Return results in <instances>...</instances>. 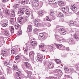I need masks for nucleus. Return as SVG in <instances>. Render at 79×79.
Masks as SVG:
<instances>
[{"label":"nucleus","instance_id":"nucleus-56","mask_svg":"<svg viewBox=\"0 0 79 79\" xmlns=\"http://www.w3.org/2000/svg\"><path fill=\"white\" fill-rule=\"evenodd\" d=\"M66 49L67 50H69V47H67L66 48Z\"/></svg>","mask_w":79,"mask_h":79},{"label":"nucleus","instance_id":"nucleus-10","mask_svg":"<svg viewBox=\"0 0 79 79\" xmlns=\"http://www.w3.org/2000/svg\"><path fill=\"white\" fill-rule=\"evenodd\" d=\"M71 8L72 10L73 11H76L77 10V6L75 4L72 5L71 6Z\"/></svg>","mask_w":79,"mask_h":79},{"label":"nucleus","instance_id":"nucleus-13","mask_svg":"<svg viewBox=\"0 0 79 79\" xmlns=\"http://www.w3.org/2000/svg\"><path fill=\"white\" fill-rule=\"evenodd\" d=\"M65 72L66 73H71V69L70 68H66L64 69Z\"/></svg>","mask_w":79,"mask_h":79},{"label":"nucleus","instance_id":"nucleus-40","mask_svg":"<svg viewBox=\"0 0 79 79\" xmlns=\"http://www.w3.org/2000/svg\"><path fill=\"white\" fill-rule=\"evenodd\" d=\"M69 25L70 26H74V23H73V22H72V23L70 22L69 23Z\"/></svg>","mask_w":79,"mask_h":79},{"label":"nucleus","instance_id":"nucleus-26","mask_svg":"<svg viewBox=\"0 0 79 79\" xmlns=\"http://www.w3.org/2000/svg\"><path fill=\"white\" fill-rule=\"evenodd\" d=\"M65 40H66V39H60L59 40V42L60 43H61V42H65Z\"/></svg>","mask_w":79,"mask_h":79},{"label":"nucleus","instance_id":"nucleus-54","mask_svg":"<svg viewBox=\"0 0 79 79\" xmlns=\"http://www.w3.org/2000/svg\"><path fill=\"white\" fill-rule=\"evenodd\" d=\"M76 67L77 69H79V65H77L76 66Z\"/></svg>","mask_w":79,"mask_h":79},{"label":"nucleus","instance_id":"nucleus-36","mask_svg":"<svg viewBox=\"0 0 79 79\" xmlns=\"http://www.w3.org/2000/svg\"><path fill=\"white\" fill-rule=\"evenodd\" d=\"M74 41H73V40H69V42L70 44H74Z\"/></svg>","mask_w":79,"mask_h":79},{"label":"nucleus","instance_id":"nucleus-47","mask_svg":"<svg viewBox=\"0 0 79 79\" xmlns=\"http://www.w3.org/2000/svg\"><path fill=\"white\" fill-rule=\"evenodd\" d=\"M27 49H25L24 51V53L25 54H26V55H27Z\"/></svg>","mask_w":79,"mask_h":79},{"label":"nucleus","instance_id":"nucleus-51","mask_svg":"<svg viewBox=\"0 0 79 79\" xmlns=\"http://www.w3.org/2000/svg\"><path fill=\"white\" fill-rule=\"evenodd\" d=\"M75 26H76V27H79V24L76 23L75 25Z\"/></svg>","mask_w":79,"mask_h":79},{"label":"nucleus","instance_id":"nucleus-6","mask_svg":"<svg viewBox=\"0 0 79 79\" xmlns=\"http://www.w3.org/2000/svg\"><path fill=\"white\" fill-rule=\"evenodd\" d=\"M62 11L64 13H68L69 12V8L67 7H65L62 8Z\"/></svg>","mask_w":79,"mask_h":79},{"label":"nucleus","instance_id":"nucleus-39","mask_svg":"<svg viewBox=\"0 0 79 79\" xmlns=\"http://www.w3.org/2000/svg\"><path fill=\"white\" fill-rule=\"evenodd\" d=\"M7 26H8V23H4L2 24V27H6Z\"/></svg>","mask_w":79,"mask_h":79},{"label":"nucleus","instance_id":"nucleus-1","mask_svg":"<svg viewBox=\"0 0 79 79\" xmlns=\"http://www.w3.org/2000/svg\"><path fill=\"white\" fill-rule=\"evenodd\" d=\"M17 21L20 24H23L27 21V18L24 17H19L17 19Z\"/></svg>","mask_w":79,"mask_h":79},{"label":"nucleus","instance_id":"nucleus-5","mask_svg":"<svg viewBox=\"0 0 79 79\" xmlns=\"http://www.w3.org/2000/svg\"><path fill=\"white\" fill-rule=\"evenodd\" d=\"M16 74H18V76L19 77L18 78L19 79H23L24 78V76L23 74H21V72L19 71L18 72L16 73Z\"/></svg>","mask_w":79,"mask_h":79},{"label":"nucleus","instance_id":"nucleus-21","mask_svg":"<svg viewBox=\"0 0 79 79\" xmlns=\"http://www.w3.org/2000/svg\"><path fill=\"white\" fill-rule=\"evenodd\" d=\"M31 65L29 63L26 62L25 64V66L27 68H29Z\"/></svg>","mask_w":79,"mask_h":79},{"label":"nucleus","instance_id":"nucleus-50","mask_svg":"<svg viewBox=\"0 0 79 79\" xmlns=\"http://www.w3.org/2000/svg\"><path fill=\"white\" fill-rule=\"evenodd\" d=\"M60 36H59V35H56L55 36V37L56 38V39H59V37Z\"/></svg>","mask_w":79,"mask_h":79},{"label":"nucleus","instance_id":"nucleus-44","mask_svg":"<svg viewBox=\"0 0 79 79\" xmlns=\"http://www.w3.org/2000/svg\"><path fill=\"white\" fill-rule=\"evenodd\" d=\"M70 73H73L74 71V70L72 68H70Z\"/></svg>","mask_w":79,"mask_h":79},{"label":"nucleus","instance_id":"nucleus-9","mask_svg":"<svg viewBox=\"0 0 79 79\" xmlns=\"http://www.w3.org/2000/svg\"><path fill=\"white\" fill-rule=\"evenodd\" d=\"M31 44H30L31 46H32V47H35L37 45V42L36 41L33 40V41H31Z\"/></svg>","mask_w":79,"mask_h":79},{"label":"nucleus","instance_id":"nucleus-33","mask_svg":"<svg viewBox=\"0 0 79 79\" xmlns=\"http://www.w3.org/2000/svg\"><path fill=\"white\" fill-rule=\"evenodd\" d=\"M5 11L6 15H10V11L9 10H6Z\"/></svg>","mask_w":79,"mask_h":79},{"label":"nucleus","instance_id":"nucleus-52","mask_svg":"<svg viewBox=\"0 0 79 79\" xmlns=\"http://www.w3.org/2000/svg\"><path fill=\"white\" fill-rule=\"evenodd\" d=\"M40 15H41V16L42 15H44V13H43L42 12H40Z\"/></svg>","mask_w":79,"mask_h":79},{"label":"nucleus","instance_id":"nucleus-23","mask_svg":"<svg viewBox=\"0 0 79 79\" xmlns=\"http://www.w3.org/2000/svg\"><path fill=\"white\" fill-rule=\"evenodd\" d=\"M22 58L23 57L20 56V55H18L15 57V60H21Z\"/></svg>","mask_w":79,"mask_h":79},{"label":"nucleus","instance_id":"nucleus-62","mask_svg":"<svg viewBox=\"0 0 79 79\" xmlns=\"http://www.w3.org/2000/svg\"><path fill=\"white\" fill-rule=\"evenodd\" d=\"M68 77V75H65V77Z\"/></svg>","mask_w":79,"mask_h":79},{"label":"nucleus","instance_id":"nucleus-43","mask_svg":"<svg viewBox=\"0 0 79 79\" xmlns=\"http://www.w3.org/2000/svg\"><path fill=\"white\" fill-rule=\"evenodd\" d=\"M21 2L23 3V4H27V2L26 1H22Z\"/></svg>","mask_w":79,"mask_h":79},{"label":"nucleus","instance_id":"nucleus-16","mask_svg":"<svg viewBox=\"0 0 79 79\" xmlns=\"http://www.w3.org/2000/svg\"><path fill=\"white\" fill-rule=\"evenodd\" d=\"M9 29H10V31L11 34H13V33H14V32L15 31V29L13 26H10L9 27Z\"/></svg>","mask_w":79,"mask_h":79},{"label":"nucleus","instance_id":"nucleus-20","mask_svg":"<svg viewBox=\"0 0 79 79\" xmlns=\"http://www.w3.org/2000/svg\"><path fill=\"white\" fill-rule=\"evenodd\" d=\"M48 67L49 69H52V68H53L54 67V64L52 63L49 64L48 65Z\"/></svg>","mask_w":79,"mask_h":79},{"label":"nucleus","instance_id":"nucleus-32","mask_svg":"<svg viewBox=\"0 0 79 79\" xmlns=\"http://www.w3.org/2000/svg\"><path fill=\"white\" fill-rule=\"evenodd\" d=\"M34 32L35 33V34H37L39 32V30L37 28H36L34 30Z\"/></svg>","mask_w":79,"mask_h":79},{"label":"nucleus","instance_id":"nucleus-12","mask_svg":"<svg viewBox=\"0 0 79 79\" xmlns=\"http://www.w3.org/2000/svg\"><path fill=\"white\" fill-rule=\"evenodd\" d=\"M28 32H31L32 31V25H29L28 27Z\"/></svg>","mask_w":79,"mask_h":79},{"label":"nucleus","instance_id":"nucleus-61","mask_svg":"<svg viewBox=\"0 0 79 79\" xmlns=\"http://www.w3.org/2000/svg\"><path fill=\"white\" fill-rule=\"evenodd\" d=\"M28 75H30L29 77H31V75H30V73H29Z\"/></svg>","mask_w":79,"mask_h":79},{"label":"nucleus","instance_id":"nucleus-53","mask_svg":"<svg viewBox=\"0 0 79 79\" xmlns=\"http://www.w3.org/2000/svg\"><path fill=\"white\" fill-rule=\"evenodd\" d=\"M11 15H15V12L13 11V12H12V13H11Z\"/></svg>","mask_w":79,"mask_h":79},{"label":"nucleus","instance_id":"nucleus-15","mask_svg":"<svg viewBox=\"0 0 79 79\" xmlns=\"http://www.w3.org/2000/svg\"><path fill=\"white\" fill-rule=\"evenodd\" d=\"M34 5H33V7L34 8H36L39 6V3L38 2H34V3H33Z\"/></svg>","mask_w":79,"mask_h":79},{"label":"nucleus","instance_id":"nucleus-28","mask_svg":"<svg viewBox=\"0 0 79 79\" xmlns=\"http://www.w3.org/2000/svg\"><path fill=\"white\" fill-rule=\"evenodd\" d=\"M40 54H38L37 56V60H42V58L40 57Z\"/></svg>","mask_w":79,"mask_h":79},{"label":"nucleus","instance_id":"nucleus-11","mask_svg":"<svg viewBox=\"0 0 79 79\" xmlns=\"http://www.w3.org/2000/svg\"><path fill=\"white\" fill-rule=\"evenodd\" d=\"M12 71H13V70H12V68H11L10 67H7V72H8V73H12Z\"/></svg>","mask_w":79,"mask_h":79},{"label":"nucleus","instance_id":"nucleus-24","mask_svg":"<svg viewBox=\"0 0 79 79\" xmlns=\"http://www.w3.org/2000/svg\"><path fill=\"white\" fill-rule=\"evenodd\" d=\"M63 16V14H62L61 12H59L58 13L57 16L59 18H61V17H62Z\"/></svg>","mask_w":79,"mask_h":79},{"label":"nucleus","instance_id":"nucleus-64","mask_svg":"<svg viewBox=\"0 0 79 79\" xmlns=\"http://www.w3.org/2000/svg\"><path fill=\"white\" fill-rule=\"evenodd\" d=\"M31 19H34V17H32V18H31Z\"/></svg>","mask_w":79,"mask_h":79},{"label":"nucleus","instance_id":"nucleus-38","mask_svg":"<svg viewBox=\"0 0 79 79\" xmlns=\"http://www.w3.org/2000/svg\"><path fill=\"white\" fill-rule=\"evenodd\" d=\"M13 69L14 70H16L18 69V67L17 65H14L13 66Z\"/></svg>","mask_w":79,"mask_h":79},{"label":"nucleus","instance_id":"nucleus-37","mask_svg":"<svg viewBox=\"0 0 79 79\" xmlns=\"http://www.w3.org/2000/svg\"><path fill=\"white\" fill-rule=\"evenodd\" d=\"M46 19L48 21H52V20H51V19H49V18L48 16L46 17Z\"/></svg>","mask_w":79,"mask_h":79},{"label":"nucleus","instance_id":"nucleus-60","mask_svg":"<svg viewBox=\"0 0 79 79\" xmlns=\"http://www.w3.org/2000/svg\"><path fill=\"white\" fill-rule=\"evenodd\" d=\"M16 6H13V7H16H16H17V6L19 5V4H16Z\"/></svg>","mask_w":79,"mask_h":79},{"label":"nucleus","instance_id":"nucleus-42","mask_svg":"<svg viewBox=\"0 0 79 79\" xmlns=\"http://www.w3.org/2000/svg\"><path fill=\"white\" fill-rule=\"evenodd\" d=\"M74 37L75 39H79V36L76 35H74Z\"/></svg>","mask_w":79,"mask_h":79},{"label":"nucleus","instance_id":"nucleus-46","mask_svg":"<svg viewBox=\"0 0 79 79\" xmlns=\"http://www.w3.org/2000/svg\"><path fill=\"white\" fill-rule=\"evenodd\" d=\"M12 53H13V54H15V51L14 50H11V51Z\"/></svg>","mask_w":79,"mask_h":79},{"label":"nucleus","instance_id":"nucleus-48","mask_svg":"<svg viewBox=\"0 0 79 79\" xmlns=\"http://www.w3.org/2000/svg\"><path fill=\"white\" fill-rule=\"evenodd\" d=\"M9 34H10V33H9V32L6 33V36H8V35H9Z\"/></svg>","mask_w":79,"mask_h":79},{"label":"nucleus","instance_id":"nucleus-18","mask_svg":"<svg viewBox=\"0 0 79 79\" xmlns=\"http://www.w3.org/2000/svg\"><path fill=\"white\" fill-rule=\"evenodd\" d=\"M40 36L42 39H44L45 37H46V35L44 33H41L40 35Z\"/></svg>","mask_w":79,"mask_h":79},{"label":"nucleus","instance_id":"nucleus-31","mask_svg":"<svg viewBox=\"0 0 79 79\" xmlns=\"http://www.w3.org/2000/svg\"><path fill=\"white\" fill-rule=\"evenodd\" d=\"M57 77H48V79H57Z\"/></svg>","mask_w":79,"mask_h":79},{"label":"nucleus","instance_id":"nucleus-41","mask_svg":"<svg viewBox=\"0 0 79 79\" xmlns=\"http://www.w3.org/2000/svg\"><path fill=\"white\" fill-rule=\"evenodd\" d=\"M9 63V62H8L5 61L4 62V65H5V66H8V64Z\"/></svg>","mask_w":79,"mask_h":79},{"label":"nucleus","instance_id":"nucleus-19","mask_svg":"<svg viewBox=\"0 0 79 79\" xmlns=\"http://www.w3.org/2000/svg\"><path fill=\"white\" fill-rule=\"evenodd\" d=\"M18 13L19 15L20 16H22V15H24V10H21L19 11Z\"/></svg>","mask_w":79,"mask_h":79},{"label":"nucleus","instance_id":"nucleus-2","mask_svg":"<svg viewBox=\"0 0 79 79\" xmlns=\"http://www.w3.org/2000/svg\"><path fill=\"white\" fill-rule=\"evenodd\" d=\"M56 32H60L61 35H64V34H66V31L63 28L59 29L58 28H56Z\"/></svg>","mask_w":79,"mask_h":79},{"label":"nucleus","instance_id":"nucleus-34","mask_svg":"<svg viewBox=\"0 0 79 79\" xmlns=\"http://www.w3.org/2000/svg\"><path fill=\"white\" fill-rule=\"evenodd\" d=\"M48 2H53L52 3H53V4L55 3V0H48Z\"/></svg>","mask_w":79,"mask_h":79},{"label":"nucleus","instance_id":"nucleus-29","mask_svg":"<svg viewBox=\"0 0 79 79\" xmlns=\"http://www.w3.org/2000/svg\"><path fill=\"white\" fill-rule=\"evenodd\" d=\"M10 23L12 24H14V23H15V20H14V19L11 18L10 19Z\"/></svg>","mask_w":79,"mask_h":79},{"label":"nucleus","instance_id":"nucleus-59","mask_svg":"<svg viewBox=\"0 0 79 79\" xmlns=\"http://www.w3.org/2000/svg\"><path fill=\"white\" fill-rule=\"evenodd\" d=\"M24 59H25V60H26L27 59V57H24Z\"/></svg>","mask_w":79,"mask_h":79},{"label":"nucleus","instance_id":"nucleus-17","mask_svg":"<svg viewBox=\"0 0 79 79\" xmlns=\"http://www.w3.org/2000/svg\"><path fill=\"white\" fill-rule=\"evenodd\" d=\"M25 14L26 15V17L29 16V15H30V11H29V10L27 9L26 10Z\"/></svg>","mask_w":79,"mask_h":79},{"label":"nucleus","instance_id":"nucleus-49","mask_svg":"<svg viewBox=\"0 0 79 79\" xmlns=\"http://www.w3.org/2000/svg\"><path fill=\"white\" fill-rule=\"evenodd\" d=\"M66 55H65L64 54L62 55V58H64V57H66Z\"/></svg>","mask_w":79,"mask_h":79},{"label":"nucleus","instance_id":"nucleus-45","mask_svg":"<svg viewBox=\"0 0 79 79\" xmlns=\"http://www.w3.org/2000/svg\"><path fill=\"white\" fill-rule=\"evenodd\" d=\"M18 35H21L22 34V31H19L18 33Z\"/></svg>","mask_w":79,"mask_h":79},{"label":"nucleus","instance_id":"nucleus-3","mask_svg":"<svg viewBox=\"0 0 79 79\" xmlns=\"http://www.w3.org/2000/svg\"><path fill=\"white\" fill-rule=\"evenodd\" d=\"M41 24V22L38 19H35L34 23V26L36 27H39Z\"/></svg>","mask_w":79,"mask_h":79},{"label":"nucleus","instance_id":"nucleus-63","mask_svg":"<svg viewBox=\"0 0 79 79\" xmlns=\"http://www.w3.org/2000/svg\"><path fill=\"white\" fill-rule=\"evenodd\" d=\"M2 2H5V0H2Z\"/></svg>","mask_w":79,"mask_h":79},{"label":"nucleus","instance_id":"nucleus-4","mask_svg":"<svg viewBox=\"0 0 79 79\" xmlns=\"http://www.w3.org/2000/svg\"><path fill=\"white\" fill-rule=\"evenodd\" d=\"M55 45L58 49H60L61 50H64V47H62L63 45L61 44H56Z\"/></svg>","mask_w":79,"mask_h":79},{"label":"nucleus","instance_id":"nucleus-7","mask_svg":"<svg viewBox=\"0 0 79 79\" xmlns=\"http://www.w3.org/2000/svg\"><path fill=\"white\" fill-rule=\"evenodd\" d=\"M62 74H63V72H62V71L61 70H59L57 71V73L56 74V75H57V77L60 78V77H61L62 76Z\"/></svg>","mask_w":79,"mask_h":79},{"label":"nucleus","instance_id":"nucleus-58","mask_svg":"<svg viewBox=\"0 0 79 79\" xmlns=\"http://www.w3.org/2000/svg\"><path fill=\"white\" fill-rule=\"evenodd\" d=\"M1 79H5V78L4 77H2L1 78Z\"/></svg>","mask_w":79,"mask_h":79},{"label":"nucleus","instance_id":"nucleus-14","mask_svg":"<svg viewBox=\"0 0 79 79\" xmlns=\"http://www.w3.org/2000/svg\"><path fill=\"white\" fill-rule=\"evenodd\" d=\"M58 5L60 6H64V2L62 1H59L58 2Z\"/></svg>","mask_w":79,"mask_h":79},{"label":"nucleus","instance_id":"nucleus-30","mask_svg":"<svg viewBox=\"0 0 79 79\" xmlns=\"http://www.w3.org/2000/svg\"><path fill=\"white\" fill-rule=\"evenodd\" d=\"M55 61L57 64H60L61 63L60 60H56Z\"/></svg>","mask_w":79,"mask_h":79},{"label":"nucleus","instance_id":"nucleus-8","mask_svg":"<svg viewBox=\"0 0 79 79\" xmlns=\"http://www.w3.org/2000/svg\"><path fill=\"white\" fill-rule=\"evenodd\" d=\"M34 52H31L29 53V56L30 59L33 60L34 59Z\"/></svg>","mask_w":79,"mask_h":79},{"label":"nucleus","instance_id":"nucleus-57","mask_svg":"<svg viewBox=\"0 0 79 79\" xmlns=\"http://www.w3.org/2000/svg\"><path fill=\"white\" fill-rule=\"evenodd\" d=\"M76 15H77V16H79V11L77 13Z\"/></svg>","mask_w":79,"mask_h":79},{"label":"nucleus","instance_id":"nucleus-25","mask_svg":"<svg viewBox=\"0 0 79 79\" xmlns=\"http://www.w3.org/2000/svg\"><path fill=\"white\" fill-rule=\"evenodd\" d=\"M15 29H16L17 30H18L19 29L20 27V26H19V24L17 23L15 24Z\"/></svg>","mask_w":79,"mask_h":79},{"label":"nucleus","instance_id":"nucleus-35","mask_svg":"<svg viewBox=\"0 0 79 79\" xmlns=\"http://www.w3.org/2000/svg\"><path fill=\"white\" fill-rule=\"evenodd\" d=\"M44 47V44H40L39 46L40 48H43Z\"/></svg>","mask_w":79,"mask_h":79},{"label":"nucleus","instance_id":"nucleus-27","mask_svg":"<svg viewBox=\"0 0 79 79\" xmlns=\"http://www.w3.org/2000/svg\"><path fill=\"white\" fill-rule=\"evenodd\" d=\"M51 16H52L51 20H52H52H55V15L53 14H51Z\"/></svg>","mask_w":79,"mask_h":79},{"label":"nucleus","instance_id":"nucleus-55","mask_svg":"<svg viewBox=\"0 0 79 79\" xmlns=\"http://www.w3.org/2000/svg\"><path fill=\"white\" fill-rule=\"evenodd\" d=\"M50 47V50H52V48H53V47H52V46L50 45L49 46Z\"/></svg>","mask_w":79,"mask_h":79},{"label":"nucleus","instance_id":"nucleus-22","mask_svg":"<svg viewBox=\"0 0 79 79\" xmlns=\"http://www.w3.org/2000/svg\"><path fill=\"white\" fill-rule=\"evenodd\" d=\"M1 55H2V56H6V55H7L8 54L7 53L6 51H3L1 53Z\"/></svg>","mask_w":79,"mask_h":79}]
</instances>
